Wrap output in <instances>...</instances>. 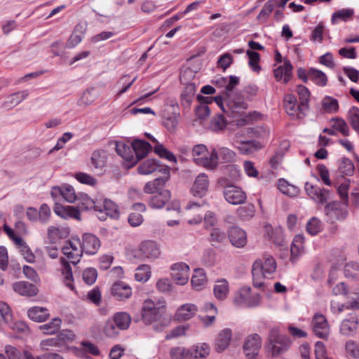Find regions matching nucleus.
Returning <instances> with one entry per match:
<instances>
[{
	"label": "nucleus",
	"instance_id": "1",
	"mask_svg": "<svg viewBox=\"0 0 359 359\" xmlns=\"http://www.w3.org/2000/svg\"><path fill=\"white\" fill-rule=\"evenodd\" d=\"M297 93L299 96V103L297 104L296 97L292 94H287L284 99V107L286 112L294 118H302L309 109L310 92L307 88L302 85L297 86Z\"/></svg>",
	"mask_w": 359,
	"mask_h": 359
},
{
	"label": "nucleus",
	"instance_id": "2",
	"mask_svg": "<svg viewBox=\"0 0 359 359\" xmlns=\"http://www.w3.org/2000/svg\"><path fill=\"white\" fill-rule=\"evenodd\" d=\"M277 264L275 259L270 255H265L263 259H257L252 266L253 285L257 288H262L264 280L271 278L275 273Z\"/></svg>",
	"mask_w": 359,
	"mask_h": 359
},
{
	"label": "nucleus",
	"instance_id": "3",
	"mask_svg": "<svg viewBox=\"0 0 359 359\" xmlns=\"http://www.w3.org/2000/svg\"><path fill=\"white\" fill-rule=\"evenodd\" d=\"M248 104L242 99L226 98V109H223V112L233 118L232 121L236 122L238 126H243L251 119V116L246 114Z\"/></svg>",
	"mask_w": 359,
	"mask_h": 359
},
{
	"label": "nucleus",
	"instance_id": "4",
	"mask_svg": "<svg viewBox=\"0 0 359 359\" xmlns=\"http://www.w3.org/2000/svg\"><path fill=\"white\" fill-rule=\"evenodd\" d=\"M236 154L227 147H216L212 149L209 157L196 158V163L202 165L208 170H215L218 163H228L233 161Z\"/></svg>",
	"mask_w": 359,
	"mask_h": 359
},
{
	"label": "nucleus",
	"instance_id": "5",
	"mask_svg": "<svg viewBox=\"0 0 359 359\" xmlns=\"http://www.w3.org/2000/svg\"><path fill=\"white\" fill-rule=\"evenodd\" d=\"M165 313L164 306L156 307L151 300H146L142 309V319L146 324L155 323L153 327L156 331H161L167 326V323L157 321L160 320Z\"/></svg>",
	"mask_w": 359,
	"mask_h": 359
},
{
	"label": "nucleus",
	"instance_id": "6",
	"mask_svg": "<svg viewBox=\"0 0 359 359\" xmlns=\"http://www.w3.org/2000/svg\"><path fill=\"white\" fill-rule=\"evenodd\" d=\"M268 339V347L273 356H278L285 353L290 347V339L287 337L280 334L276 328L270 330Z\"/></svg>",
	"mask_w": 359,
	"mask_h": 359
},
{
	"label": "nucleus",
	"instance_id": "7",
	"mask_svg": "<svg viewBox=\"0 0 359 359\" xmlns=\"http://www.w3.org/2000/svg\"><path fill=\"white\" fill-rule=\"evenodd\" d=\"M63 254L70 260L74 265L77 264L83 252L81 247V241L79 238H72L62 249Z\"/></svg>",
	"mask_w": 359,
	"mask_h": 359
},
{
	"label": "nucleus",
	"instance_id": "8",
	"mask_svg": "<svg viewBox=\"0 0 359 359\" xmlns=\"http://www.w3.org/2000/svg\"><path fill=\"white\" fill-rule=\"evenodd\" d=\"M226 201L232 205H240L245 202L247 196L245 192L239 187L228 184L223 191Z\"/></svg>",
	"mask_w": 359,
	"mask_h": 359
},
{
	"label": "nucleus",
	"instance_id": "9",
	"mask_svg": "<svg viewBox=\"0 0 359 359\" xmlns=\"http://www.w3.org/2000/svg\"><path fill=\"white\" fill-rule=\"evenodd\" d=\"M137 170L140 175H149L155 172L167 175L170 173L169 167L161 164L158 161L154 158H149L141 163Z\"/></svg>",
	"mask_w": 359,
	"mask_h": 359
},
{
	"label": "nucleus",
	"instance_id": "10",
	"mask_svg": "<svg viewBox=\"0 0 359 359\" xmlns=\"http://www.w3.org/2000/svg\"><path fill=\"white\" fill-rule=\"evenodd\" d=\"M251 289L248 287H242L234 296L233 302L236 305H245L249 307L256 306L259 303V295L251 296Z\"/></svg>",
	"mask_w": 359,
	"mask_h": 359
},
{
	"label": "nucleus",
	"instance_id": "11",
	"mask_svg": "<svg viewBox=\"0 0 359 359\" xmlns=\"http://www.w3.org/2000/svg\"><path fill=\"white\" fill-rule=\"evenodd\" d=\"M325 213L327 219L333 223L336 220L344 219L348 214L346 208L339 202H332L327 203L325 207Z\"/></svg>",
	"mask_w": 359,
	"mask_h": 359
},
{
	"label": "nucleus",
	"instance_id": "12",
	"mask_svg": "<svg viewBox=\"0 0 359 359\" xmlns=\"http://www.w3.org/2000/svg\"><path fill=\"white\" fill-rule=\"evenodd\" d=\"M304 189L306 194L318 204L327 203L330 198V191L326 189H320L316 185H313L306 182L304 185Z\"/></svg>",
	"mask_w": 359,
	"mask_h": 359
},
{
	"label": "nucleus",
	"instance_id": "13",
	"mask_svg": "<svg viewBox=\"0 0 359 359\" xmlns=\"http://www.w3.org/2000/svg\"><path fill=\"white\" fill-rule=\"evenodd\" d=\"M261 346V337L257 334H252L245 339L243 351L248 359H254L258 355Z\"/></svg>",
	"mask_w": 359,
	"mask_h": 359
},
{
	"label": "nucleus",
	"instance_id": "14",
	"mask_svg": "<svg viewBox=\"0 0 359 359\" xmlns=\"http://www.w3.org/2000/svg\"><path fill=\"white\" fill-rule=\"evenodd\" d=\"M51 196L57 198L62 196L67 202L73 203L78 199L79 194H76L74 187L68 184L62 185L61 187H54L50 191Z\"/></svg>",
	"mask_w": 359,
	"mask_h": 359
},
{
	"label": "nucleus",
	"instance_id": "15",
	"mask_svg": "<svg viewBox=\"0 0 359 359\" xmlns=\"http://www.w3.org/2000/svg\"><path fill=\"white\" fill-rule=\"evenodd\" d=\"M171 276L177 285H185L189 278V266L183 262L176 263L171 266Z\"/></svg>",
	"mask_w": 359,
	"mask_h": 359
},
{
	"label": "nucleus",
	"instance_id": "16",
	"mask_svg": "<svg viewBox=\"0 0 359 359\" xmlns=\"http://www.w3.org/2000/svg\"><path fill=\"white\" fill-rule=\"evenodd\" d=\"M313 330L319 338L326 339L330 332V327L325 316L316 313L312 320Z\"/></svg>",
	"mask_w": 359,
	"mask_h": 359
},
{
	"label": "nucleus",
	"instance_id": "17",
	"mask_svg": "<svg viewBox=\"0 0 359 359\" xmlns=\"http://www.w3.org/2000/svg\"><path fill=\"white\" fill-rule=\"evenodd\" d=\"M228 236L232 245L236 248H241L247 244L246 232L237 226H233L229 229Z\"/></svg>",
	"mask_w": 359,
	"mask_h": 359
},
{
	"label": "nucleus",
	"instance_id": "18",
	"mask_svg": "<svg viewBox=\"0 0 359 359\" xmlns=\"http://www.w3.org/2000/svg\"><path fill=\"white\" fill-rule=\"evenodd\" d=\"M81 247L86 254L95 255L100 247V241L92 233H84L82 236Z\"/></svg>",
	"mask_w": 359,
	"mask_h": 359
},
{
	"label": "nucleus",
	"instance_id": "19",
	"mask_svg": "<svg viewBox=\"0 0 359 359\" xmlns=\"http://www.w3.org/2000/svg\"><path fill=\"white\" fill-rule=\"evenodd\" d=\"M111 292L116 299L124 301L131 297L132 288L127 283L123 281H118L112 285Z\"/></svg>",
	"mask_w": 359,
	"mask_h": 359
},
{
	"label": "nucleus",
	"instance_id": "20",
	"mask_svg": "<svg viewBox=\"0 0 359 359\" xmlns=\"http://www.w3.org/2000/svg\"><path fill=\"white\" fill-rule=\"evenodd\" d=\"M80 211L79 207L64 206L58 203H55L54 207L55 213L64 219L74 218L81 220Z\"/></svg>",
	"mask_w": 359,
	"mask_h": 359
},
{
	"label": "nucleus",
	"instance_id": "21",
	"mask_svg": "<svg viewBox=\"0 0 359 359\" xmlns=\"http://www.w3.org/2000/svg\"><path fill=\"white\" fill-rule=\"evenodd\" d=\"M170 191L167 189H163L150 197L149 205L154 209H161L170 200Z\"/></svg>",
	"mask_w": 359,
	"mask_h": 359
},
{
	"label": "nucleus",
	"instance_id": "22",
	"mask_svg": "<svg viewBox=\"0 0 359 359\" xmlns=\"http://www.w3.org/2000/svg\"><path fill=\"white\" fill-rule=\"evenodd\" d=\"M209 181L205 173L199 174L193 184L191 192L194 196L202 198L207 192Z\"/></svg>",
	"mask_w": 359,
	"mask_h": 359
},
{
	"label": "nucleus",
	"instance_id": "23",
	"mask_svg": "<svg viewBox=\"0 0 359 359\" xmlns=\"http://www.w3.org/2000/svg\"><path fill=\"white\" fill-rule=\"evenodd\" d=\"M132 147H133V154H135L133 164H136L140 160L144 158L151 149V146L149 142L140 140H134Z\"/></svg>",
	"mask_w": 359,
	"mask_h": 359
},
{
	"label": "nucleus",
	"instance_id": "24",
	"mask_svg": "<svg viewBox=\"0 0 359 359\" xmlns=\"http://www.w3.org/2000/svg\"><path fill=\"white\" fill-rule=\"evenodd\" d=\"M170 173L167 175H163L162 177H157L152 181H149L145 184L144 187V191L146 194H156L159 191H162V188L164 187L165 183L170 179Z\"/></svg>",
	"mask_w": 359,
	"mask_h": 359
},
{
	"label": "nucleus",
	"instance_id": "25",
	"mask_svg": "<svg viewBox=\"0 0 359 359\" xmlns=\"http://www.w3.org/2000/svg\"><path fill=\"white\" fill-rule=\"evenodd\" d=\"M12 287L15 292L22 296L33 297L38 292L36 285L26 281L15 282Z\"/></svg>",
	"mask_w": 359,
	"mask_h": 359
},
{
	"label": "nucleus",
	"instance_id": "26",
	"mask_svg": "<svg viewBox=\"0 0 359 359\" xmlns=\"http://www.w3.org/2000/svg\"><path fill=\"white\" fill-rule=\"evenodd\" d=\"M28 95L29 92L26 90L14 93L6 97L1 107L5 110H10L26 99Z\"/></svg>",
	"mask_w": 359,
	"mask_h": 359
},
{
	"label": "nucleus",
	"instance_id": "27",
	"mask_svg": "<svg viewBox=\"0 0 359 359\" xmlns=\"http://www.w3.org/2000/svg\"><path fill=\"white\" fill-rule=\"evenodd\" d=\"M141 253L147 258L156 259L160 255V249L156 242L145 241L140 246Z\"/></svg>",
	"mask_w": 359,
	"mask_h": 359
},
{
	"label": "nucleus",
	"instance_id": "28",
	"mask_svg": "<svg viewBox=\"0 0 359 359\" xmlns=\"http://www.w3.org/2000/svg\"><path fill=\"white\" fill-rule=\"evenodd\" d=\"M232 332L230 329L222 330L217 336L215 344V349L218 353L223 352L229 345Z\"/></svg>",
	"mask_w": 359,
	"mask_h": 359
},
{
	"label": "nucleus",
	"instance_id": "29",
	"mask_svg": "<svg viewBox=\"0 0 359 359\" xmlns=\"http://www.w3.org/2000/svg\"><path fill=\"white\" fill-rule=\"evenodd\" d=\"M358 324V318L355 316L343 320L340 325V333L346 337L354 335L356 333Z\"/></svg>",
	"mask_w": 359,
	"mask_h": 359
},
{
	"label": "nucleus",
	"instance_id": "30",
	"mask_svg": "<svg viewBox=\"0 0 359 359\" xmlns=\"http://www.w3.org/2000/svg\"><path fill=\"white\" fill-rule=\"evenodd\" d=\"M292 65L289 60H285L283 66H280L274 69V76L277 81L283 80L284 83H287L291 76Z\"/></svg>",
	"mask_w": 359,
	"mask_h": 359
},
{
	"label": "nucleus",
	"instance_id": "31",
	"mask_svg": "<svg viewBox=\"0 0 359 359\" xmlns=\"http://www.w3.org/2000/svg\"><path fill=\"white\" fill-rule=\"evenodd\" d=\"M116 151L125 161H128L133 165L134 161L133 147L131 145L126 144L123 142L116 143Z\"/></svg>",
	"mask_w": 359,
	"mask_h": 359
},
{
	"label": "nucleus",
	"instance_id": "32",
	"mask_svg": "<svg viewBox=\"0 0 359 359\" xmlns=\"http://www.w3.org/2000/svg\"><path fill=\"white\" fill-rule=\"evenodd\" d=\"M198 308L195 304H186L181 306L176 312V318L179 320H187L191 318L197 312Z\"/></svg>",
	"mask_w": 359,
	"mask_h": 359
},
{
	"label": "nucleus",
	"instance_id": "33",
	"mask_svg": "<svg viewBox=\"0 0 359 359\" xmlns=\"http://www.w3.org/2000/svg\"><path fill=\"white\" fill-rule=\"evenodd\" d=\"M98 205L101 206L100 210H96L100 212H104L106 215L111 218H118L119 212L117 205L111 200L104 199L102 202L98 201Z\"/></svg>",
	"mask_w": 359,
	"mask_h": 359
},
{
	"label": "nucleus",
	"instance_id": "34",
	"mask_svg": "<svg viewBox=\"0 0 359 359\" xmlns=\"http://www.w3.org/2000/svg\"><path fill=\"white\" fill-rule=\"evenodd\" d=\"M79 208L81 210H88L90 209L100 210L101 206L98 205V201L90 198L87 194H79L78 199Z\"/></svg>",
	"mask_w": 359,
	"mask_h": 359
},
{
	"label": "nucleus",
	"instance_id": "35",
	"mask_svg": "<svg viewBox=\"0 0 359 359\" xmlns=\"http://www.w3.org/2000/svg\"><path fill=\"white\" fill-rule=\"evenodd\" d=\"M191 359H205L210 354V348L208 344L203 343L189 348Z\"/></svg>",
	"mask_w": 359,
	"mask_h": 359
},
{
	"label": "nucleus",
	"instance_id": "36",
	"mask_svg": "<svg viewBox=\"0 0 359 359\" xmlns=\"http://www.w3.org/2000/svg\"><path fill=\"white\" fill-rule=\"evenodd\" d=\"M185 86L181 94L182 105L184 107H189L194 100L196 86L195 83H189Z\"/></svg>",
	"mask_w": 359,
	"mask_h": 359
},
{
	"label": "nucleus",
	"instance_id": "37",
	"mask_svg": "<svg viewBox=\"0 0 359 359\" xmlns=\"http://www.w3.org/2000/svg\"><path fill=\"white\" fill-rule=\"evenodd\" d=\"M60 263L62 266L61 272L65 277V283L67 287L72 290H74V286L73 284L74 279L72 267L69 263L65 258L60 259Z\"/></svg>",
	"mask_w": 359,
	"mask_h": 359
},
{
	"label": "nucleus",
	"instance_id": "38",
	"mask_svg": "<svg viewBox=\"0 0 359 359\" xmlns=\"http://www.w3.org/2000/svg\"><path fill=\"white\" fill-rule=\"evenodd\" d=\"M91 163L95 170H102L107 162V154L104 150H95L92 154Z\"/></svg>",
	"mask_w": 359,
	"mask_h": 359
},
{
	"label": "nucleus",
	"instance_id": "39",
	"mask_svg": "<svg viewBox=\"0 0 359 359\" xmlns=\"http://www.w3.org/2000/svg\"><path fill=\"white\" fill-rule=\"evenodd\" d=\"M27 314L30 319L36 322L45 321L49 316V313L46 308L38 306L29 309Z\"/></svg>",
	"mask_w": 359,
	"mask_h": 359
},
{
	"label": "nucleus",
	"instance_id": "40",
	"mask_svg": "<svg viewBox=\"0 0 359 359\" xmlns=\"http://www.w3.org/2000/svg\"><path fill=\"white\" fill-rule=\"evenodd\" d=\"M214 294L217 299L223 300L229 293V283L226 280L221 279L216 282L214 286Z\"/></svg>",
	"mask_w": 359,
	"mask_h": 359
},
{
	"label": "nucleus",
	"instance_id": "41",
	"mask_svg": "<svg viewBox=\"0 0 359 359\" xmlns=\"http://www.w3.org/2000/svg\"><path fill=\"white\" fill-rule=\"evenodd\" d=\"M113 319L116 327L121 330H127L131 323V317L126 312L116 313Z\"/></svg>",
	"mask_w": 359,
	"mask_h": 359
},
{
	"label": "nucleus",
	"instance_id": "42",
	"mask_svg": "<svg viewBox=\"0 0 359 359\" xmlns=\"http://www.w3.org/2000/svg\"><path fill=\"white\" fill-rule=\"evenodd\" d=\"M278 189L283 194L290 197L297 196L300 192V189L298 187L288 183V182L284 179H280L278 180Z\"/></svg>",
	"mask_w": 359,
	"mask_h": 359
},
{
	"label": "nucleus",
	"instance_id": "43",
	"mask_svg": "<svg viewBox=\"0 0 359 359\" xmlns=\"http://www.w3.org/2000/svg\"><path fill=\"white\" fill-rule=\"evenodd\" d=\"M206 276L203 269H196L191 278V285L196 290H200L206 283Z\"/></svg>",
	"mask_w": 359,
	"mask_h": 359
},
{
	"label": "nucleus",
	"instance_id": "44",
	"mask_svg": "<svg viewBox=\"0 0 359 359\" xmlns=\"http://www.w3.org/2000/svg\"><path fill=\"white\" fill-rule=\"evenodd\" d=\"M308 76L311 80L318 86H325L327 84V76L322 71L311 68L308 72Z\"/></svg>",
	"mask_w": 359,
	"mask_h": 359
},
{
	"label": "nucleus",
	"instance_id": "45",
	"mask_svg": "<svg viewBox=\"0 0 359 359\" xmlns=\"http://www.w3.org/2000/svg\"><path fill=\"white\" fill-rule=\"evenodd\" d=\"M344 273L347 278L359 280V264L355 262H347L344 267Z\"/></svg>",
	"mask_w": 359,
	"mask_h": 359
},
{
	"label": "nucleus",
	"instance_id": "46",
	"mask_svg": "<svg viewBox=\"0 0 359 359\" xmlns=\"http://www.w3.org/2000/svg\"><path fill=\"white\" fill-rule=\"evenodd\" d=\"M304 237L302 235H297L294 236L293 241L291 244V259L294 260L298 257L303 250Z\"/></svg>",
	"mask_w": 359,
	"mask_h": 359
},
{
	"label": "nucleus",
	"instance_id": "47",
	"mask_svg": "<svg viewBox=\"0 0 359 359\" xmlns=\"http://www.w3.org/2000/svg\"><path fill=\"white\" fill-rule=\"evenodd\" d=\"M61 323L62 320L60 318H55L50 322L41 325L39 328L46 334H53L60 330Z\"/></svg>",
	"mask_w": 359,
	"mask_h": 359
},
{
	"label": "nucleus",
	"instance_id": "48",
	"mask_svg": "<svg viewBox=\"0 0 359 359\" xmlns=\"http://www.w3.org/2000/svg\"><path fill=\"white\" fill-rule=\"evenodd\" d=\"M97 97V94L95 93L93 88L86 89L82 94L80 100H79V104L80 106H89L90 105Z\"/></svg>",
	"mask_w": 359,
	"mask_h": 359
},
{
	"label": "nucleus",
	"instance_id": "49",
	"mask_svg": "<svg viewBox=\"0 0 359 359\" xmlns=\"http://www.w3.org/2000/svg\"><path fill=\"white\" fill-rule=\"evenodd\" d=\"M236 212L238 216L243 220H249L255 215V208L252 203H248L245 206L239 207Z\"/></svg>",
	"mask_w": 359,
	"mask_h": 359
},
{
	"label": "nucleus",
	"instance_id": "50",
	"mask_svg": "<svg viewBox=\"0 0 359 359\" xmlns=\"http://www.w3.org/2000/svg\"><path fill=\"white\" fill-rule=\"evenodd\" d=\"M151 269L149 265L142 264L137 269V272L135 274V278L140 282H146L151 277Z\"/></svg>",
	"mask_w": 359,
	"mask_h": 359
},
{
	"label": "nucleus",
	"instance_id": "51",
	"mask_svg": "<svg viewBox=\"0 0 359 359\" xmlns=\"http://www.w3.org/2000/svg\"><path fill=\"white\" fill-rule=\"evenodd\" d=\"M246 53L249 57V66L254 72H259L261 69V67L259 65V62L260 60L259 54L251 50H248Z\"/></svg>",
	"mask_w": 359,
	"mask_h": 359
},
{
	"label": "nucleus",
	"instance_id": "52",
	"mask_svg": "<svg viewBox=\"0 0 359 359\" xmlns=\"http://www.w3.org/2000/svg\"><path fill=\"white\" fill-rule=\"evenodd\" d=\"M240 79L238 76H230L229 81L226 85L225 89L224 90V94L226 98L233 97V90L234 88L239 84Z\"/></svg>",
	"mask_w": 359,
	"mask_h": 359
},
{
	"label": "nucleus",
	"instance_id": "53",
	"mask_svg": "<svg viewBox=\"0 0 359 359\" xmlns=\"http://www.w3.org/2000/svg\"><path fill=\"white\" fill-rule=\"evenodd\" d=\"M154 152L157 154L161 158H165L169 161L176 162L175 155L163 147V144H157L154 147Z\"/></svg>",
	"mask_w": 359,
	"mask_h": 359
},
{
	"label": "nucleus",
	"instance_id": "54",
	"mask_svg": "<svg viewBox=\"0 0 359 359\" xmlns=\"http://www.w3.org/2000/svg\"><path fill=\"white\" fill-rule=\"evenodd\" d=\"M179 114H172L170 116L164 117L163 123L164 126L170 131L174 132L178 124Z\"/></svg>",
	"mask_w": 359,
	"mask_h": 359
},
{
	"label": "nucleus",
	"instance_id": "55",
	"mask_svg": "<svg viewBox=\"0 0 359 359\" xmlns=\"http://www.w3.org/2000/svg\"><path fill=\"white\" fill-rule=\"evenodd\" d=\"M13 319L11 308L4 302H0V323L4 321L10 323Z\"/></svg>",
	"mask_w": 359,
	"mask_h": 359
},
{
	"label": "nucleus",
	"instance_id": "56",
	"mask_svg": "<svg viewBox=\"0 0 359 359\" xmlns=\"http://www.w3.org/2000/svg\"><path fill=\"white\" fill-rule=\"evenodd\" d=\"M339 170L341 173L349 175L354 170V165L352 161L347 158H342L339 162Z\"/></svg>",
	"mask_w": 359,
	"mask_h": 359
},
{
	"label": "nucleus",
	"instance_id": "57",
	"mask_svg": "<svg viewBox=\"0 0 359 359\" xmlns=\"http://www.w3.org/2000/svg\"><path fill=\"white\" fill-rule=\"evenodd\" d=\"M348 117L352 128L359 133V109L356 107H351L348 111Z\"/></svg>",
	"mask_w": 359,
	"mask_h": 359
},
{
	"label": "nucleus",
	"instance_id": "58",
	"mask_svg": "<svg viewBox=\"0 0 359 359\" xmlns=\"http://www.w3.org/2000/svg\"><path fill=\"white\" fill-rule=\"evenodd\" d=\"M322 106L323 109L329 113L335 112L339 108L338 101L330 97H326L323 100Z\"/></svg>",
	"mask_w": 359,
	"mask_h": 359
},
{
	"label": "nucleus",
	"instance_id": "59",
	"mask_svg": "<svg viewBox=\"0 0 359 359\" xmlns=\"http://www.w3.org/2000/svg\"><path fill=\"white\" fill-rule=\"evenodd\" d=\"M345 349L350 359H359V346L355 341H347L346 343Z\"/></svg>",
	"mask_w": 359,
	"mask_h": 359
},
{
	"label": "nucleus",
	"instance_id": "60",
	"mask_svg": "<svg viewBox=\"0 0 359 359\" xmlns=\"http://www.w3.org/2000/svg\"><path fill=\"white\" fill-rule=\"evenodd\" d=\"M276 4L277 0H269L266 2L257 15V19L259 20H266L273 11Z\"/></svg>",
	"mask_w": 359,
	"mask_h": 359
},
{
	"label": "nucleus",
	"instance_id": "61",
	"mask_svg": "<svg viewBox=\"0 0 359 359\" xmlns=\"http://www.w3.org/2000/svg\"><path fill=\"white\" fill-rule=\"evenodd\" d=\"M321 222L316 217H313L306 224V230L308 233L312 236L316 235L321 231Z\"/></svg>",
	"mask_w": 359,
	"mask_h": 359
},
{
	"label": "nucleus",
	"instance_id": "62",
	"mask_svg": "<svg viewBox=\"0 0 359 359\" xmlns=\"http://www.w3.org/2000/svg\"><path fill=\"white\" fill-rule=\"evenodd\" d=\"M353 15V11L352 9H342L333 13L332 16V22L335 24L339 19L344 21L347 20Z\"/></svg>",
	"mask_w": 359,
	"mask_h": 359
},
{
	"label": "nucleus",
	"instance_id": "63",
	"mask_svg": "<svg viewBox=\"0 0 359 359\" xmlns=\"http://www.w3.org/2000/svg\"><path fill=\"white\" fill-rule=\"evenodd\" d=\"M226 238V234L219 229H213L210 234V241L212 245L222 243Z\"/></svg>",
	"mask_w": 359,
	"mask_h": 359
},
{
	"label": "nucleus",
	"instance_id": "64",
	"mask_svg": "<svg viewBox=\"0 0 359 359\" xmlns=\"http://www.w3.org/2000/svg\"><path fill=\"white\" fill-rule=\"evenodd\" d=\"M196 72L189 67L182 70L180 74V81L184 85L191 83V82L196 76Z\"/></svg>",
	"mask_w": 359,
	"mask_h": 359
}]
</instances>
